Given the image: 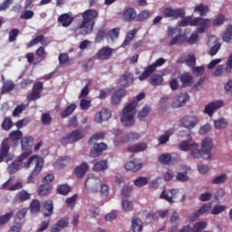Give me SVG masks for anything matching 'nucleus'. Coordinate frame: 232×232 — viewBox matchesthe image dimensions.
Segmentation results:
<instances>
[{"label": "nucleus", "instance_id": "obj_1", "mask_svg": "<svg viewBox=\"0 0 232 232\" xmlns=\"http://www.w3.org/2000/svg\"><path fill=\"white\" fill-rule=\"evenodd\" d=\"M24 163V168H30L32 164H34V169L32 170L31 174L29 175L27 180L29 184L34 183V179L37 178L43 169V166H44V160L41 159L38 155H34L30 157L27 161H21L19 160V157L17 160H14L7 168V171L9 175H14L17 173L18 169H21V164Z\"/></svg>", "mask_w": 232, "mask_h": 232}, {"label": "nucleus", "instance_id": "obj_2", "mask_svg": "<svg viewBox=\"0 0 232 232\" xmlns=\"http://www.w3.org/2000/svg\"><path fill=\"white\" fill-rule=\"evenodd\" d=\"M145 97L146 94L144 92H140L136 96L137 100L131 101L123 108L121 115V121L126 128H130L135 124V110L139 105V101H142Z\"/></svg>", "mask_w": 232, "mask_h": 232}, {"label": "nucleus", "instance_id": "obj_3", "mask_svg": "<svg viewBox=\"0 0 232 232\" xmlns=\"http://www.w3.org/2000/svg\"><path fill=\"white\" fill-rule=\"evenodd\" d=\"M82 21L79 25L81 35H89L95 27V19L99 17V11L95 9H87L82 14Z\"/></svg>", "mask_w": 232, "mask_h": 232}, {"label": "nucleus", "instance_id": "obj_4", "mask_svg": "<svg viewBox=\"0 0 232 232\" xmlns=\"http://www.w3.org/2000/svg\"><path fill=\"white\" fill-rule=\"evenodd\" d=\"M21 146L23 152L19 156V160L20 162H24L26 159L28 160L31 155H32V148H34V138L32 136L23 138L21 140Z\"/></svg>", "mask_w": 232, "mask_h": 232}, {"label": "nucleus", "instance_id": "obj_5", "mask_svg": "<svg viewBox=\"0 0 232 232\" xmlns=\"http://www.w3.org/2000/svg\"><path fill=\"white\" fill-rule=\"evenodd\" d=\"M164 63H166L164 58H159L154 63L148 65L138 79L140 81H146V79H148V77H150V75H151V73L157 70V66H162Z\"/></svg>", "mask_w": 232, "mask_h": 232}, {"label": "nucleus", "instance_id": "obj_6", "mask_svg": "<svg viewBox=\"0 0 232 232\" xmlns=\"http://www.w3.org/2000/svg\"><path fill=\"white\" fill-rule=\"evenodd\" d=\"M81 139H84V134L81 130H72L71 133L67 134L66 137L61 139L62 144H73V142H77L81 140Z\"/></svg>", "mask_w": 232, "mask_h": 232}, {"label": "nucleus", "instance_id": "obj_7", "mask_svg": "<svg viewBox=\"0 0 232 232\" xmlns=\"http://www.w3.org/2000/svg\"><path fill=\"white\" fill-rule=\"evenodd\" d=\"M198 122V118L195 115H186L182 117L179 121V125L182 128H187V130H193Z\"/></svg>", "mask_w": 232, "mask_h": 232}, {"label": "nucleus", "instance_id": "obj_8", "mask_svg": "<svg viewBox=\"0 0 232 232\" xmlns=\"http://www.w3.org/2000/svg\"><path fill=\"white\" fill-rule=\"evenodd\" d=\"M163 14L165 17H172V19H183L186 17V11L182 8L171 9L166 7L163 9Z\"/></svg>", "mask_w": 232, "mask_h": 232}, {"label": "nucleus", "instance_id": "obj_9", "mask_svg": "<svg viewBox=\"0 0 232 232\" xmlns=\"http://www.w3.org/2000/svg\"><path fill=\"white\" fill-rule=\"evenodd\" d=\"M213 150V140L211 138H205L201 143V151L203 159H211V150Z\"/></svg>", "mask_w": 232, "mask_h": 232}, {"label": "nucleus", "instance_id": "obj_10", "mask_svg": "<svg viewBox=\"0 0 232 232\" xmlns=\"http://www.w3.org/2000/svg\"><path fill=\"white\" fill-rule=\"evenodd\" d=\"M43 82H36L33 89L31 91V93H29L26 97L27 101H37V99H41V92H43Z\"/></svg>", "mask_w": 232, "mask_h": 232}, {"label": "nucleus", "instance_id": "obj_11", "mask_svg": "<svg viewBox=\"0 0 232 232\" xmlns=\"http://www.w3.org/2000/svg\"><path fill=\"white\" fill-rule=\"evenodd\" d=\"M86 189H92V191H97L101 186V179L95 177L93 174H90L85 180L84 184Z\"/></svg>", "mask_w": 232, "mask_h": 232}, {"label": "nucleus", "instance_id": "obj_12", "mask_svg": "<svg viewBox=\"0 0 232 232\" xmlns=\"http://www.w3.org/2000/svg\"><path fill=\"white\" fill-rule=\"evenodd\" d=\"M188 101H189V94L181 92L172 99V108H182V106H186Z\"/></svg>", "mask_w": 232, "mask_h": 232}, {"label": "nucleus", "instance_id": "obj_13", "mask_svg": "<svg viewBox=\"0 0 232 232\" xmlns=\"http://www.w3.org/2000/svg\"><path fill=\"white\" fill-rule=\"evenodd\" d=\"M179 189L171 188L169 190H162L160 198L166 200L169 204H173L175 202V198H178Z\"/></svg>", "mask_w": 232, "mask_h": 232}, {"label": "nucleus", "instance_id": "obj_14", "mask_svg": "<svg viewBox=\"0 0 232 232\" xmlns=\"http://www.w3.org/2000/svg\"><path fill=\"white\" fill-rule=\"evenodd\" d=\"M196 26H199L198 28V34H206L209 29V24H211V19L209 18H202V17H196Z\"/></svg>", "mask_w": 232, "mask_h": 232}, {"label": "nucleus", "instance_id": "obj_15", "mask_svg": "<svg viewBox=\"0 0 232 232\" xmlns=\"http://www.w3.org/2000/svg\"><path fill=\"white\" fill-rule=\"evenodd\" d=\"M222 106H224V102L220 100L212 102L205 107V113L209 117H213V113L219 110V108H222Z\"/></svg>", "mask_w": 232, "mask_h": 232}, {"label": "nucleus", "instance_id": "obj_16", "mask_svg": "<svg viewBox=\"0 0 232 232\" xmlns=\"http://www.w3.org/2000/svg\"><path fill=\"white\" fill-rule=\"evenodd\" d=\"M107 148H108V145H106L103 142L94 143L93 149H92L90 151V157H92V159L101 157V155H102V151H104Z\"/></svg>", "mask_w": 232, "mask_h": 232}, {"label": "nucleus", "instance_id": "obj_17", "mask_svg": "<svg viewBox=\"0 0 232 232\" xmlns=\"http://www.w3.org/2000/svg\"><path fill=\"white\" fill-rule=\"evenodd\" d=\"M125 23H132V21H137V10L133 7H128L124 9L122 14Z\"/></svg>", "mask_w": 232, "mask_h": 232}, {"label": "nucleus", "instance_id": "obj_18", "mask_svg": "<svg viewBox=\"0 0 232 232\" xmlns=\"http://www.w3.org/2000/svg\"><path fill=\"white\" fill-rule=\"evenodd\" d=\"M90 169V165L86 163L85 161L82 162L81 165H78L75 167L73 174L77 179H83L84 175L88 173V170Z\"/></svg>", "mask_w": 232, "mask_h": 232}, {"label": "nucleus", "instance_id": "obj_19", "mask_svg": "<svg viewBox=\"0 0 232 232\" xmlns=\"http://www.w3.org/2000/svg\"><path fill=\"white\" fill-rule=\"evenodd\" d=\"M73 19L74 18L72 15V13H64L58 16V23L63 28H68V26H70L72 23H73Z\"/></svg>", "mask_w": 232, "mask_h": 232}, {"label": "nucleus", "instance_id": "obj_20", "mask_svg": "<svg viewBox=\"0 0 232 232\" xmlns=\"http://www.w3.org/2000/svg\"><path fill=\"white\" fill-rule=\"evenodd\" d=\"M212 207H213V204L211 202L205 203L203 206L199 208L198 210L194 212L193 217L190 218V220L195 222V220H197L198 218H200V217H202L204 213H208V211H209Z\"/></svg>", "mask_w": 232, "mask_h": 232}, {"label": "nucleus", "instance_id": "obj_21", "mask_svg": "<svg viewBox=\"0 0 232 232\" xmlns=\"http://www.w3.org/2000/svg\"><path fill=\"white\" fill-rule=\"evenodd\" d=\"M111 53H113V49L109 46H105L98 51L96 57L101 61H108V59L111 57Z\"/></svg>", "mask_w": 232, "mask_h": 232}, {"label": "nucleus", "instance_id": "obj_22", "mask_svg": "<svg viewBox=\"0 0 232 232\" xmlns=\"http://www.w3.org/2000/svg\"><path fill=\"white\" fill-rule=\"evenodd\" d=\"M126 96L125 89H119L114 92L111 97V102L113 106H117L122 101V97Z\"/></svg>", "mask_w": 232, "mask_h": 232}, {"label": "nucleus", "instance_id": "obj_23", "mask_svg": "<svg viewBox=\"0 0 232 232\" xmlns=\"http://www.w3.org/2000/svg\"><path fill=\"white\" fill-rule=\"evenodd\" d=\"M5 150V153L4 159H5V162H10V160H14V154L10 153V144H8V139H5L1 144L0 151Z\"/></svg>", "mask_w": 232, "mask_h": 232}, {"label": "nucleus", "instance_id": "obj_24", "mask_svg": "<svg viewBox=\"0 0 232 232\" xmlns=\"http://www.w3.org/2000/svg\"><path fill=\"white\" fill-rule=\"evenodd\" d=\"M44 217H52L53 215V201L46 200L43 202Z\"/></svg>", "mask_w": 232, "mask_h": 232}, {"label": "nucleus", "instance_id": "obj_25", "mask_svg": "<svg viewBox=\"0 0 232 232\" xmlns=\"http://www.w3.org/2000/svg\"><path fill=\"white\" fill-rule=\"evenodd\" d=\"M119 82L123 88H127V86H130L133 82V76L130 72H126L120 78Z\"/></svg>", "mask_w": 232, "mask_h": 232}, {"label": "nucleus", "instance_id": "obj_26", "mask_svg": "<svg viewBox=\"0 0 232 232\" xmlns=\"http://www.w3.org/2000/svg\"><path fill=\"white\" fill-rule=\"evenodd\" d=\"M142 169V163L139 162L137 160H132L125 164V169L127 171H139Z\"/></svg>", "mask_w": 232, "mask_h": 232}, {"label": "nucleus", "instance_id": "obj_27", "mask_svg": "<svg viewBox=\"0 0 232 232\" xmlns=\"http://www.w3.org/2000/svg\"><path fill=\"white\" fill-rule=\"evenodd\" d=\"M148 148V145L145 142L130 145L128 147L129 153H139L140 151H144Z\"/></svg>", "mask_w": 232, "mask_h": 232}, {"label": "nucleus", "instance_id": "obj_28", "mask_svg": "<svg viewBox=\"0 0 232 232\" xmlns=\"http://www.w3.org/2000/svg\"><path fill=\"white\" fill-rule=\"evenodd\" d=\"M72 162V158L69 156H63L54 163V168H58V169H63L65 166H68Z\"/></svg>", "mask_w": 232, "mask_h": 232}, {"label": "nucleus", "instance_id": "obj_29", "mask_svg": "<svg viewBox=\"0 0 232 232\" xmlns=\"http://www.w3.org/2000/svg\"><path fill=\"white\" fill-rule=\"evenodd\" d=\"M194 12H196V14H199L201 17H204L209 14V6L204 5V4H198L194 7Z\"/></svg>", "mask_w": 232, "mask_h": 232}, {"label": "nucleus", "instance_id": "obj_30", "mask_svg": "<svg viewBox=\"0 0 232 232\" xmlns=\"http://www.w3.org/2000/svg\"><path fill=\"white\" fill-rule=\"evenodd\" d=\"M195 148H197V143H191L190 140H183L179 144L180 151H191Z\"/></svg>", "mask_w": 232, "mask_h": 232}, {"label": "nucleus", "instance_id": "obj_31", "mask_svg": "<svg viewBox=\"0 0 232 232\" xmlns=\"http://www.w3.org/2000/svg\"><path fill=\"white\" fill-rule=\"evenodd\" d=\"M108 160H102L94 162L92 169L93 171H104L105 169H108Z\"/></svg>", "mask_w": 232, "mask_h": 232}, {"label": "nucleus", "instance_id": "obj_32", "mask_svg": "<svg viewBox=\"0 0 232 232\" xmlns=\"http://www.w3.org/2000/svg\"><path fill=\"white\" fill-rule=\"evenodd\" d=\"M175 133V130L170 129L165 131V133L159 137L158 142L160 146H162V144H166L169 140V137Z\"/></svg>", "mask_w": 232, "mask_h": 232}, {"label": "nucleus", "instance_id": "obj_33", "mask_svg": "<svg viewBox=\"0 0 232 232\" xmlns=\"http://www.w3.org/2000/svg\"><path fill=\"white\" fill-rule=\"evenodd\" d=\"M52 193V185L50 184H42L38 188V195L40 197H46V195H50Z\"/></svg>", "mask_w": 232, "mask_h": 232}, {"label": "nucleus", "instance_id": "obj_34", "mask_svg": "<svg viewBox=\"0 0 232 232\" xmlns=\"http://www.w3.org/2000/svg\"><path fill=\"white\" fill-rule=\"evenodd\" d=\"M150 17H151V11L145 9L136 14V21H138V23H142V21H146L147 19H150Z\"/></svg>", "mask_w": 232, "mask_h": 232}, {"label": "nucleus", "instance_id": "obj_35", "mask_svg": "<svg viewBox=\"0 0 232 232\" xmlns=\"http://www.w3.org/2000/svg\"><path fill=\"white\" fill-rule=\"evenodd\" d=\"M76 109L77 105H75V103H72L71 105L67 106V108L63 110L61 113L62 119H66V117H70V115H72V113H73Z\"/></svg>", "mask_w": 232, "mask_h": 232}, {"label": "nucleus", "instance_id": "obj_36", "mask_svg": "<svg viewBox=\"0 0 232 232\" xmlns=\"http://www.w3.org/2000/svg\"><path fill=\"white\" fill-rule=\"evenodd\" d=\"M184 43H186V35L179 34L171 39L169 42V46H175V44H184Z\"/></svg>", "mask_w": 232, "mask_h": 232}, {"label": "nucleus", "instance_id": "obj_37", "mask_svg": "<svg viewBox=\"0 0 232 232\" xmlns=\"http://www.w3.org/2000/svg\"><path fill=\"white\" fill-rule=\"evenodd\" d=\"M14 88H15V83H14V82L5 81L3 83V86H2V89H1V93L2 94L8 93V92H12L14 90Z\"/></svg>", "mask_w": 232, "mask_h": 232}, {"label": "nucleus", "instance_id": "obj_38", "mask_svg": "<svg viewBox=\"0 0 232 232\" xmlns=\"http://www.w3.org/2000/svg\"><path fill=\"white\" fill-rule=\"evenodd\" d=\"M31 196L28 191L23 189L16 194V200H19V202H26V200H30Z\"/></svg>", "mask_w": 232, "mask_h": 232}, {"label": "nucleus", "instance_id": "obj_39", "mask_svg": "<svg viewBox=\"0 0 232 232\" xmlns=\"http://www.w3.org/2000/svg\"><path fill=\"white\" fill-rule=\"evenodd\" d=\"M197 18L186 17L181 20L179 26H197Z\"/></svg>", "mask_w": 232, "mask_h": 232}, {"label": "nucleus", "instance_id": "obj_40", "mask_svg": "<svg viewBox=\"0 0 232 232\" xmlns=\"http://www.w3.org/2000/svg\"><path fill=\"white\" fill-rule=\"evenodd\" d=\"M224 43H230L232 41V24H229L222 35Z\"/></svg>", "mask_w": 232, "mask_h": 232}, {"label": "nucleus", "instance_id": "obj_41", "mask_svg": "<svg viewBox=\"0 0 232 232\" xmlns=\"http://www.w3.org/2000/svg\"><path fill=\"white\" fill-rule=\"evenodd\" d=\"M164 82V78L160 74H152L150 77L151 86H160Z\"/></svg>", "mask_w": 232, "mask_h": 232}, {"label": "nucleus", "instance_id": "obj_42", "mask_svg": "<svg viewBox=\"0 0 232 232\" xmlns=\"http://www.w3.org/2000/svg\"><path fill=\"white\" fill-rule=\"evenodd\" d=\"M131 224L133 232H142V220L140 218H132Z\"/></svg>", "mask_w": 232, "mask_h": 232}, {"label": "nucleus", "instance_id": "obj_43", "mask_svg": "<svg viewBox=\"0 0 232 232\" xmlns=\"http://www.w3.org/2000/svg\"><path fill=\"white\" fill-rule=\"evenodd\" d=\"M226 21V15L219 14L212 20V26H222Z\"/></svg>", "mask_w": 232, "mask_h": 232}, {"label": "nucleus", "instance_id": "obj_44", "mask_svg": "<svg viewBox=\"0 0 232 232\" xmlns=\"http://www.w3.org/2000/svg\"><path fill=\"white\" fill-rule=\"evenodd\" d=\"M28 106H30V103H26V104L22 103L17 105L13 111V117H19V115H21V113L24 112V110L28 108Z\"/></svg>", "mask_w": 232, "mask_h": 232}, {"label": "nucleus", "instance_id": "obj_45", "mask_svg": "<svg viewBox=\"0 0 232 232\" xmlns=\"http://www.w3.org/2000/svg\"><path fill=\"white\" fill-rule=\"evenodd\" d=\"M180 81L183 84V86H189L193 81V76H191V73L189 72H185L181 74L180 76Z\"/></svg>", "mask_w": 232, "mask_h": 232}, {"label": "nucleus", "instance_id": "obj_46", "mask_svg": "<svg viewBox=\"0 0 232 232\" xmlns=\"http://www.w3.org/2000/svg\"><path fill=\"white\" fill-rule=\"evenodd\" d=\"M59 64L70 66L72 63L70 62V56L68 53H60L58 56Z\"/></svg>", "mask_w": 232, "mask_h": 232}, {"label": "nucleus", "instance_id": "obj_47", "mask_svg": "<svg viewBox=\"0 0 232 232\" xmlns=\"http://www.w3.org/2000/svg\"><path fill=\"white\" fill-rule=\"evenodd\" d=\"M119 35H121V28L119 27L111 29L107 33V37H110L111 41H115V39H119Z\"/></svg>", "mask_w": 232, "mask_h": 232}, {"label": "nucleus", "instance_id": "obj_48", "mask_svg": "<svg viewBox=\"0 0 232 232\" xmlns=\"http://www.w3.org/2000/svg\"><path fill=\"white\" fill-rule=\"evenodd\" d=\"M208 227V223L206 221H199L196 223L191 228L192 232H202Z\"/></svg>", "mask_w": 232, "mask_h": 232}, {"label": "nucleus", "instance_id": "obj_49", "mask_svg": "<svg viewBox=\"0 0 232 232\" xmlns=\"http://www.w3.org/2000/svg\"><path fill=\"white\" fill-rule=\"evenodd\" d=\"M106 38V27H102L98 30L95 37V43H102V40Z\"/></svg>", "mask_w": 232, "mask_h": 232}, {"label": "nucleus", "instance_id": "obj_50", "mask_svg": "<svg viewBox=\"0 0 232 232\" xmlns=\"http://www.w3.org/2000/svg\"><path fill=\"white\" fill-rule=\"evenodd\" d=\"M31 213H39L41 211V202L38 199H33L30 204Z\"/></svg>", "mask_w": 232, "mask_h": 232}, {"label": "nucleus", "instance_id": "obj_51", "mask_svg": "<svg viewBox=\"0 0 232 232\" xmlns=\"http://www.w3.org/2000/svg\"><path fill=\"white\" fill-rule=\"evenodd\" d=\"M151 111V107L149 105H145L140 111L138 113V118L140 121H144L146 119L147 115Z\"/></svg>", "mask_w": 232, "mask_h": 232}, {"label": "nucleus", "instance_id": "obj_52", "mask_svg": "<svg viewBox=\"0 0 232 232\" xmlns=\"http://www.w3.org/2000/svg\"><path fill=\"white\" fill-rule=\"evenodd\" d=\"M140 139V135L137 132H130L125 136L123 142H133L135 140H139Z\"/></svg>", "mask_w": 232, "mask_h": 232}, {"label": "nucleus", "instance_id": "obj_53", "mask_svg": "<svg viewBox=\"0 0 232 232\" xmlns=\"http://www.w3.org/2000/svg\"><path fill=\"white\" fill-rule=\"evenodd\" d=\"M190 155L193 159H204V153L198 149V144L196 143V148L190 150Z\"/></svg>", "mask_w": 232, "mask_h": 232}, {"label": "nucleus", "instance_id": "obj_54", "mask_svg": "<svg viewBox=\"0 0 232 232\" xmlns=\"http://www.w3.org/2000/svg\"><path fill=\"white\" fill-rule=\"evenodd\" d=\"M9 139L13 141L21 140L23 139V132L19 130H13L9 134Z\"/></svg>", "mask_w": 232, "mask_h": 232}, {"label": "nucleus", "instance_id": "obj_55", "mask_svg": "<svg viewBox=\"0 0 232 232\" xmlns=\"http://www.w3.org/2000/svg\"><path fill=\"white\" fill-rule=\"evenodd\" d=\"M14 218V212L6 213L0 217V226H5V224L10 222Z\"/></svg>", "mask_w": 232, "mask_h": 232}, {"label": "nucleus", "instance_id": "obj_56", "mask_svg": "<svg viewBox=\"0 0 232 232\" xmlns=\"http://www.w3.org/2000/svg\"><path fill=\"white\" fill-rule=\"evenodd\" d=\"M72 191V188H70V186L66 185V184H63L60 185L57 188V193H59V195H67Z\"/></svg>", "mask_w": 232, "mask_h": 232}, {"label": "nucleus", "instance_id": "obj_57", "mask_svg": "<svg viewBox=\"0 0 232 232\" xmlns=\"http://www.w3.org/2000/svg\"><path fill=\"white\" fill-rule=\"evenodd\" d=\"M171 154H161L159 157V161L161 162V164H165L166 166L171 164Z\"/></svg>", "mask_w": 232, "mask_h": 232}, {"label": "nucleus", "instance_id": "obj_58", "mask_svg": "<svg viewBox=\"0 0 232 232\" xmlns=\"http://www.w3.org/2000/svg\"><path fill=\"white\" fill-rule=\"evenodd\" d=\"M148 184V178L146 177H139L134 180V186L137 188H143V186H147Z\"/></svg>", "mask_w": 232, "mask_h": 232}, {"label": "nucleus", "instance_id": "obj_59", "mask_svg": "<svg viewBox=\"0 0 232 232\" xmlns=\"http://www.w3.org/2000/svg\"><path fill=\"white\" fill-rule=\"evenodd\" d=\"M43 39H44V35L43 34L36 36L27 44L26 48H32V46H35L38 43H43Z\"/></svg>", "mask_w": 232, "mask_h": 232}, {"label": "nucleus", "instance_id": "obj_60", "mask_svg": "<svg viewBox=\"0 0 232 232\" xmlns=\"http://www.w3.org/2000/svg\"><path fill=\"white\" fill-rule=\"evenodd\" d=\"M214 124L217 130H222L224 128H227V121H226L224 118L215 121Z\"/></svg>", "mask_w": 232, "mask_h": 232}, {"label": "nucleus", "instance_id": "obj_61", "mask_svg": "<svg viewBox=\"0 0 232 232\" xmlns=\"http://www.w3.org/2000/svg\"><path fill=\"white\" fill-rule=\"evenodd\" d=\"M227 180V175L221 174L212 179V184H224Z\"/></svg>", "mask_w": 232, "mask_h": 232}, {"label": "nucleus", "instance_id": "obj_62", "mask_svg": "<svg viewBox=\"0 0 232 232\" xmlns=\"http://www.w3.org/2000/svg\"><path fill=\"white\" fill-rule=\"evenodd\" d=\"M42 124L44 126H50L52 124V116L49 113H43L41 118Z\"/></svg>", "mask_w": 232, "mask_h": 232}, {"label": "nucleus", "instance_id": "obj_63", "mask_svg": "<svg viewBox=\"0 0 232 232\" xmlns=\"http://www.w3.org/2000/svg\"><path fill=\"white\" fill-rule=\"evenodd\" d=\"M223 211H226V206L217 205L212 208L211 215H220Z\"/></svg>", "mask_w": 232, "mask_h": 232}, {"label": "nucleus", "instance_id": "obj_64", "mask_svg": "<svg viewBox=\"0 0 232 232\" xmlns=\"http://www.w3.org/2000/svg\"><path fill=\"white\" fill-rule=\"evenodd\" d=\"M12 120L10 118H5L2 122V129L5 131H8V130L12 129Z\"/></svg>", "mask_w": 232, "mask_h": 232}]
</instances>
